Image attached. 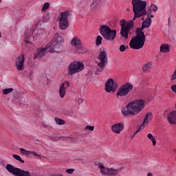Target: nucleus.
<instances>
[{"label":"nucleus","instance_id":"f257e3e1","mask_svg":"<svg viewBox=\"0 0 176 176\" xmlns=\"http://www.w3.org/2000/svg\"><path fill=\"white\" fill-rule=\"evenodd\" d=\"M146 1L132 0L134 13L133 19L129 21L125 19H122L120 21L121 25L120 35L124 39H129V34H130V31L134 28V21H135V19L142 17V16H145L146 14L149 17V15L152 13L151 7H148L146 11Z\"/></svg>","mask_w":176,"mask_h":176},{"label":"nucleus","instance_id":"f03ea898","mask_svg":"<svg viewBox=\"0 0 176 176\" xmlns=\"http://www.w3.org/2000/svg\"><path fill=\"white\" fill-rule=\"evenodd\" d=\"M145 102L146 101L144 99H137L131 102L126 104L125 107L121 109L122 115L124 118H127V116H135L138 115L144 108H145Z\"/></svg>","mask_w":176,"mask_h":176},{"label":"nucleus","instance_id":"7ed1b4c3","mask_svg":"<svg viewBox=\"0 0 176 176\" xmlns=\"http://www.w3.org/2000/svg\"><path fill=\"white\" fill-rule=\"evenodd\" d=\"M145 28H146V26L142 24L141 28H138L136 29V35L135 38H133L129 43L131 49L140 50V49H142V47H144L145 41H146L145 33L143 32Z\"/></svg>","mask_w":176,"mask_h":176},{"label":"nucleus","instance_id":"20e7f679","mask_svg":"<svg viewBox=\"0 0 176 176\" xmlns=\"http://www.w3.org/2000/svg\"><path fill=\"white\" fill-rule=\"evenodd\" d=\"M63 43H64V38L58 33L54 34L52 42L47 44L48 47L50 48V53H60Z\"/></svg>","mask_w":176,"mask_h":176},{"label":"nucleus","instance_id":"39448f33","mask_svg":"<svg viewBox=\"0 0 176 176\" xmlns=\"http://www.w3.org/2000/svg\"><path fill=\"white\" fill-rule=\"evenodd\" d=\"M60 16V17L57 18V21L59 22L58 28L60 31H64V30H67V28L69 27V20H68V17L71 16V13H69V10H66L61 12Z\"/></svg>","mask_w":176,"mask_h":176},{"label":"nucleus","instance_id":"423d86ee","mask_svg":"<svg viewBox=\"0 0 176 176\" xmlns=\"http://www.w3.org/2000/svg\"><path fill=\"white\" fill-rule=\"evenodd\" d=\"M7 171L14 176H38L36 174H32L27 170H24L20 168H16L14 166L8 164L6 167Z\"/></svg>","mask_w":176,"mask_h":176},{"label":"nucleus","instance_id":"0eeeda50","mask_svg":"<svg viewBox=\"0 0 176 176\" xmlns=\"http://www.w3.org/2000/svg\"><path fill=\"white\" fill-rule=\"evenodd\" d=\"M83 69H85V64L80 61H73L67 67L68 74L71 76L75 75V74H78Z\"/></svg>","mask_w":176,"mask_h":176},{"label":"nucleus","instance_id":"6e6552de","mask_svg":"<svg viewBox=\"0 0 176 176\" xmlns=\"http://www.w3.org/2000/svg\"><path fill=\"white\" fill-rule=\"evenodd\" d=\"M133 89H134L133 84H131V82H126L119 88L116 96L117 97H124L127 96L130 91H133Z\"/></svg>","mask_w":176,"mask_h":176},{"label":"nucleus","instance_id":"1a4fd4ad","mask_svg":"<svg viewBox=\"0 0 176 176\" xmlns=\"http://www.w3.org/2000/svg\"><path fill=\"white\" fill-rule=\"evenodd\" d=\"M72 46H74L75 49L77 50V53L78 54H85V53H87V50L83 47V45H82V41L80 39L78 38V37L74 36L71 41Z\"/></svg>","mask_w":176,"mask_h":176},{"label":"nucleus","instance_id":"9d476101","mask_svg":"<svg viewBox=\"0 0 176 176\" xmlns=\"http://www.w3.org/2000/svg\"><path fill=\"white\" fill-rule=\"evenodd\" d=\"M98 59L100 60L98 66L101 68H105L108 64V53H107V51H101L98 56Z\"/></svg>","mask_w":176,"mask_h":176},{"label":"nucleus","instance_id":"9b49d317","mask_svg":"<svg viewBox=\"0 0 176 176\" xmlns=\"http://www.w3.org/2000/svg\"><path fill=\"white\" fill-rule=\"evenodd\" d=\"M105 91L107 93H115L116 89H118V84L113 81V79L109 78L104 85Z\"/></svg>","mask_w":176,"mask_h":176},{"label":"nucleus","instance_id":"f8f14e48","mask_svg":"<svg viewBox=\"0 0 176 176\" xmlns=\"http://www.w3.org/2000/svg\"><path fill=\"white\" fill-rule=\"evenodd\" d=\"M24 61H25V58L24 55L21 54L15 60V67H16L17 71H23L24 69Z\"/></svg>","mask_w":176,"mask_h":176},{"label":"nucleus","instance_id":"ddd939ff","mask_svg":"<svg viewBox=\"0 0 176 176\" xmlns=\"http://www.w3.org/2000/svg\"><path fill=\"white\" fill-rule=\"evenodd\" d=\"M46 50L50 53V47H48V44L45 47H40L37 49V53L34 54V58H38V60L42 58V57L46 54Z\"/></svg>","mask_w":176,"mask_h":176},{"label":"nucleus","instance_id":"4468645a","mask_svg":"<svg viewBox=\"0 0 176 176\" xmlns=\"http://www.w3.org/2000/svg\"><path fill=\"white\" fill-rule=\"evenodd\" d=\"M123 129H124V124L123 122L114 124L111 126V131L116 134H120L123 131Z\"/></svg>","mask_w":176,"mask_h":176},{"label":"nucleus","instance_id":"2eb2a0df","mask_svg":"<svg viewBox=\"0 0 176 176\" xmlns=\"http://www.w3.org/2000/svg\"><path fill=\"white\" fill-rule=\"evenodd\" d=\"M68 87H69V82H65L60 85L59 88V94H60V98H64V97H65V94L67 93V89H68Z\"/></svg>","mask_w":176,"mask_h":176},{"label":"nucleus","instance_id":"dca6fc26","mask_svg":"<svg viewBox=\"0 0 176 176\" xmlns=\"http://www.w3.org/2000/svg\"><path fill=\"white\" fill-rule=\"evenodd\" d=\"M116 34H118V32L116 30H110L108 33L104 36V39L105 41H109L112 42V41H114L115 38H116Z\"/></svg>","mask_w":176,"mask_h":176},{"label":"nucleus","instance_id":"f3484780","mask_svg":"<svg viewBox=\"0 0 176 176\" xmlns=\"http://www.w3.org/2000/svg\"><path fill=\"white\" fill-rule=\"evenodd\" d=\"M94 166H97L98 168L100 169L101 174H102L104 176H108V169H109V168H106L104 166L102 163L97 161L94 162Z\"/></svg>","mask_w":176,"mask_h":176},{"label":"nucleus","instance_id":"a211bd4d","mask_svg":"<svg viewBox=\"0 0 176 176\" xmlns=\"http://www.w3.org/2000/svg\"><path fill=\"white\" fill-rule=\"evenodd\" d=\"M167 121L170 124H176V110L172 111L168 114Z\"/></svg>","mask_w":176,"mask_h":176},{"label":"nucleus","instance_id":"6ab92c4d","mask_svg":"<svg viewBox=\"0 0 176 176\" xmlns=\"http://www.w3.org/2000/svg\"><path fill=\"white\" fill-rule=\"evenodd\" d=\"M111 28H109V26H108L107 25H103L99 28V32L100 35H102V36L104 38L105 35L108 34Z\"/></svg>","mask_w":176,"mask_h":176},{"label":"nucleus","instance_id":"aec40b11","mask_svg":"<svg viewBox=\"0 0 176 176\" xmlns=\"http://www.w3.org/2000/svg\"><path fill=\"white\" fill-rule=\"evenodd\" d=\"M123 168H124L123 167H121L118 169L109 168V169H107V171H108L107 176H116L118 175V174H119V173H120L121 170H123Z\"/></svg>","mask_w":176,"mask_h":176},{"label":"nucleus","instance_id":"412c9836","mask_svg":"<svg viewBox=\"0 0 176 176\" xmlns=\"http://www.w3.org/2000/svg\"><path fill=\"white\" fill-rule=\"evenodd\" d=\"M151 119H152V112L147 113L145 115L144 119L143 122L141 124L140 127H143L142 129H144V127H145L146 123V124L149 123V122H151Z\"/></svg>","mask_w":176,"mask_h":176},{"label":"nucleus","instance_id":"4be33fe9","mask_svg":"<svg viewBox=\"0 0 176 176\" xmlns=\"http://www.w3.org/2000/svg\"><path fill=\"white\" fill-rule=\"evenodd\" d=\"M142 25H144L146 28H149L152 25V19L151 17L147 16L144 21L142 23Z\"/></svg>","mask_w":176,"mask_h":176},{"label":"nucleus","instance_id":"5701e85b","mask_svg":"<svg viewBox=\"0 0 176 176\" xmlns=\"http://www.w3.org/2000/svg\"><path fill=\"white\" fill-rule=\"evenodd\" d=\"M160 52L162 53H168L170 52V45L168 44H162L160 46Z\"/></svg>","mask_w":176,"mask_h":176},{"label":"nucleus","instance_id":"b1692460","mask_svg":"<svg viewBox=\"0 0 176 176\" xmlns=\"http://www.w3.org/2000/svg\"><path fill=\"white\" fill-rule=\"evenodd\" d=\"M151 67H152V62H148L143 65L142 69L143 72H148V71L151 69Z\"/></svg>","mask_w":176,"mask_h":176},{"label":"nucleus","instance_id":"393cba45","mask_svg":"<svg viewBox=\"0 0 176 176\" xmlns=\"http://www.w3.org/2000/svg\"><path fill=\"white\" fill-rule=\"evenodd\" d=\"M147 138L148 140H151L152 141L153 145V146H155V145H156L157 142L156 140L155 139V137H153V135H152V133H148L147 135Z\"/></svg>","mask_w":176,"mask_h":176},{"label":"nucleus","instance_id":"a878e982","mask_svg":"<svg viewBox=\"0 0 176 176\" xmlns=\"http://www.w3.org/2000/svg\"><path fill=\"white\" fill-rule=\"evenodd\" d=\"M30 38H31V34L28 30L25 32V41L26 43H30Z\"/></svg>","mask_w":176,"mask_h":176},{"label":"nucleus","instance_id":"bb28decb","mask_svg":"<svg viewBox=\"0 0 176 176\" xmlns=\"http://www.w3.org/2000/svg\"><path fill=\"white\" fill-rule=\"evenodd\" d=\"M50 20V14L47 13L43 16V23H47Z\"/></svg>","mask_w":176,"mask_h":176},{"label":"nucleus","instance_id":"cd10ccee","mask_svg":"<svg viewBox=\"0 0 176 176\" xmlns=\"http://www.w3.org/2000/svg\"><path fill=\"white\" fill-rule=\"evenodd\" d=\"M55 122H56V124H59V126H63V124H65V121L58 118H55Z\"/></svg>","mask_w":176,"mask_h":176},{"label":"nucleus","instance_id":"c85d7f7f","mask_svg":"<svg viewBox=\"0 0 176 176\" xmlns=\"http://www.w3.org/2000/svg\"><path fill=\"white\" fill-rule=\"evenodd\" d=\"M102 43V37L101 36H98L96 41V46H100Z\"/></svg>","mask_w":176,"mask_h":176},{"label":"nucleus","instance_id":"c756f323","mask_svg":"<svg viewBox=\"0 0 176 176\" xmlns=\"http://www.w3.org/2000/svg\"><path fill=\"white\" fill-rule=\"evenodd\" d=\"M13 90H14L13 88H6L3 90V94L6 96V95L9 94V93H12V91H13Z\"/></svg>","mask_w":176,"mask_h":176},{"label":"nucleus","instance_id":"7c9ffc66","mask_svg":"<svg viewBox=\"0 0 176 176\" xmlns=\"http://www.w3.org/2000/svg\"><path fill=\"white\" fill-rule=\"evenodd\" d=\"M50 6V3L49 2H46L43 4V8H42V12H46L47 10V8Z\"/></svg>","mask_w":176,"mask_h":176},{"label":"nucleus","instance_id":"2f4dec72","mask_svg":"<svg viewBox=\"0 0 176 176\" xmlns=\"http://www.w3.org/2000/svg\"><path fill=\"white\" fill-rule=\"evenodd\" d=\"M25 104V100L24 98H21L20 99V100L18 101V104L21 108H23V107H24Z\"/></svg>","mask_w":176,"mask_h":176},{"label":"nucleus","instance_id":"473e14b6","mask_svg":"<svg viewBox=\"0 0 176 176\" xmlns=\"http://www.w3.org/2000/svg\"><path fill=\"white\" fill-rule=\"evenodd\" d=\"M149 7H150V9L153 10V12H157V6L152 3Z\"/></svg>","mask_w":176,"mask_h":176},{"label":"nucleus","instance_id":"72a5a7b5","mask_svg":"<svg viewBox=\"0 0 176 176\" xmlns=\"http://www.w3.org/2000/svg\"><path fill=\"white\" fill-rule=\"evenodd\" d=\"M84 130L86 131V130H89V131H94V126L87 125L85 126Z\"/></svg>","mask_w":176,"mask_h":176},{"label":"nucleus","instance_id":"f704fd0d","mask_svg":"<svg viewBox=\"0 0 176 176\" xmlns=\"http://www.w3.org/2000/svg\"><path fill=\"white\" fill-rule=\"evenodd\" d=\"M104 67H99V68H98L96 70V72H95V74H96V75H101V72H102V69H103Z\"/></svg>","mask_w":176,"mask_h":176},{"label":"nucleus","instance_id":"c9c22d12","mask_svg":"<svg viewBox=\"0 0 176 176\" xmlns=\"http://www.w3.org/2000/svg\"><path fill=\"white\" fill-rule=\"evenodd\" d=\"M141 126H140V128L136 130V131L133 133V135H131V138H134V137H135V135L137 134H138V133H140L141 131Z\"/></svg>","mask_w":176,"mask_h":176},{"label":"nucleus","instance_id":"e433bc0d","mask_svg":"<svg viewBox=\"0 0 176 176\" xmlns=\"http://www.w3.org/2000/svg\"><path fill=\"white\" fill-rule=\"evenodd\" d=\"M20 151H21V153H22V155H25V153H29L30 151H27L24 148H19Z\"/></svg>","mask_w":176,"mask_h":176},{"label":"nucleus","instance_id":"4c0bfd02","mask_svg":"<svg viewBox=\"0 0 176 176\" xmlns=\"http://www.w3.org/2000/svg\"><path fill=\"white\" fill-rule=\"evenodd\" d=\"M120 52H124L126 50V45H121L119 47Z\"/></svg>","mask_w":176,"mask_h":176},{"label":"nucleus","instance_id":"58836bf2","mask_svg":"<svg viewBox=\"0 0 176 176\" xmlns=\"http://www.w3.org/2000/svg\"><path fill=\"white\" fill-rule=\"evenodd\" d=\"M74 171H75V169L74 168H68L66 170V173H67V174H74Z\"/></svg>","mask_w":176,"mask_h":176},{"label":"nucleus","instance_id":"ea45409f","mask_svg":"<svg viewBox=\"0 0 176 176\" xmlns=\"http://www.w3.org/2000/svg\"><path fill=\"white\" fill-rule=\"evenodd\" d=\"M12 157H14V159H15V160H17L18 162H19V160H20L21 158V157H20V155H16V154H14L12 155Z\"/></svg>","mask_w":176,"mask_h":176},{"label":"nucleus","instance_id":"a19ab883","mask_svg":"<svg viewBox=\"0 0 176 176\" xmlns=\"http://www.w3.org/2000/svg\"><path fill=\"white\" fill-rule=\"evenodd\" d=\"M170 90L176 94V85H173L170 87Z\"/></svg>","mask_w":176,"mask_h":176},{"label":"nucleus","instance_id":"79ce46f5","mask_svg":"<svg viewBox=\"0 0 176 176\" xmlns=\"http://www.w3.org/2000/svg\"><path fill=\"white\" fill-rule=\"evenodd\" d=\"M175 79H176V69H175V72H173L170 80H172V81H173V80H175Z\"/></svg>","mask_w":176,"mask_h":176},{"label":"nucleus","instance_id":"37998d69","mask_svg":"<svg viewBox=\"0 0 176 176\" xmlns=\"http://www.w3.org/2000/svg\"><path fill=\"white\" fill-rule=\"evenodd\" d=\"M30 155H34V156H38V157H41L40 155H38L34 151H29L28 153Z\"/></svg>","mask_w":176,"mask_h":176},{"label":"nucleus","instance_id":"c03bdc74","mask_svg":"<svg viewBox=\"0 0 176 176\" xmlns=\"http://www.w3.org/2000/svg\"><path fill=\"white\" fill-rule=\"evenodd\" d=\"M67 115H69V116H74V111H72V110H68V111H67Z\"/></svg>","mask_w":176,"mask_h":176},{"label":"nucleus","instance_id":"a18cd8bd","mask_svg":"<svg viewBox=\"0 0 176 176\" xmlns=\"http://www.w3.org/2000/svg\"><path fill=\"white\" fill-rule=\"evenodd\" d=\"M98 1L100 0H94L93 2L91 3V6H93L95 3L97 5L98 3Z\"/></svg>","mask_w":176,"mask_h":176},{"label":"nucleus","instance_id":"49530a36","mask_svg":"<svg viewBox=\"0 0 176 176\" xmlns=\"http://www.w3.org/2000/svg\"><path fill=\"white\" fill-rule=\"evenodd\" d=\"M34 75V72H30L29 73V76H30V80H32V76Z\"/></svg>","mask_w":176,"mask_h":176},{"label":"nucleus","instance_id":"de8ad7c7","mask_svg":"<svg viewBox=\"0 0 176 176\" xmlns=\"http://www.w3.org/2000/svg\"><path fill=\"white\" fill-rule=\"evenodd\" d=\"M18 162H19L21 163V164H24V163H25V162H24V160L23 159H21H21L19 160Z\"/></svg>","mask_w":176,"mask_h":176},{"label":"nucleus","instance_id":"09e8293b","mask_svg":"<svg viewBox=\"0 0 176 176\" xmlns=\"http://www.w3.org/2000/svg\"><path fill=\"white\" fill-rule=\"evenodd\" d=\"M52 176H64V175H63L62 174H54V175H52Z\"/></svg>","mask_w":176,"mask_h":176},{"label":"nucleus","instance_id":"8fccbe9b","mask_svg":"<svg viewBox=\"0 0 176 176\" xmlns=\"http://www.w3.org/2000/svg\"><path fill=\"white\" fill-rule=\"evenodd\" d=\"M146 176H153V174L151 172H148Z\"/></svg>","mask_w":176,"mask_h":176},{"label":"nucleus","instance_id":"3c124183","mask_svg":"<svg viewBox=\"0 0 176 176\" xmlns=\"http://www.w3.org/2000/svg\"><path fill=\"white\" fill-rule=\"evenodd\" d=\"M149 17H151V19H153V17H155V16L153 14H149Z\"/></svg>","mask_w":176,"mask_h":176},{"label":"nucleus","instance_id":"603ef678","mask_svg":"<svg viewBox=\"0 0 176 176\" xmlns=\"http://www.w3.org/2000/svg\"><path fill=\"white\" fill-rule=\"evenodd\" d=\"M79 104H81V102H83V99H80L78 100Z\"/></svg>","mask_w":176,"mask_h":176},{"label":"nucleus","instance_id":"864d4df0","mask_svg":"<svg viewBox=\"0 0 176 176\" xmlns=\"http://www.w3.org/2000/svg\"><path fill=\"white\" fill-rule=\"evenodd\" d=\"M125 47H126V49H128V47H129V45H126V46H125Z\"/></svg>","mask_w":176,"mask_h":176},{"label":"nucleus","instance_id":"5fc2aeb1","mask_svg":"<svg viewBox=\"0 0 176 176\" xmlns=\"http://www.w3.org/2000/svg\"><path fill=\"white\" fill-rule=\"evenodd\" d=\"M35 31H36L35 30H32V32H35Z\"/></svg>","mask_w":176,"mask_h":176},{"label":"nucleus","instance_id":"6e6d98bb","mask_svg":"<svg viewBox=\"0 0 176 176\" xmlns=\"http://www.w3.org/2000/svg\"><path fill=\"white\" fill-rule=\"evenodd\" d=\"M126 10L129 12L130 10V9L127 8Z\"/></svg>","mask_w":176,"mask_h":176},{"label":"nucleus","instance_id":"4d7b16f0","mask_svg":"<svg viewBox=\"0 0 176 176\" xmlns=\"http://www.w3.org/2000/svg\"><path fill=\"white\" fill-rule=\"evenodd\" d=\"M45 126V127H47V125H44Z\"/></svg>","mask_w":176,"mask_h":176},{"label":"nucleus","instance_id":"13d9d810","mask_svg":"<svg viewBox=\"0 0 176 176\" xmlns=\"http://www.w3.org/2000/svg\"><path fill=\"white\" fill-rule=\"evenodd\" d=\"M168 21H170V18H168Z\"/></svg>","mask_w":176,"mask_h":176},{"label":"nucleus","instance_id":"bf43d9fd","mask_svg":"<svg viewBox=\"0 0 176 176\" xmlns=\"http://www.w3.org/2000/svg\"><path fill=\"white\" fill-rule=\"evenodd\" d=\"M1 32H0V38H1Z\"/></svg>","mask_w":176,"mask_h":176},{"label":"nucleus","instance_id":"052dcab7","mask_svg":"<svg viewBox=\"0 0 176 176\" xmlns=\"http://www.w3.org/2000/svg\"><path fill=\"white\" fill-rule=\"evenodd\" d=\"M142 20H144V18H142Z\"/></svg>","mask_w":176,"mask_h":176},{"label":"nucleus","instance_id":"680f3d73","mask_svg":"<svg viewBox=\"0 0 176 176\" xmlns=\"http://www.w3.org/2000/svg\"><path fill=\"white\" fill-rule=\"evenodd\" d=\"M1 1H2V0H0V2H1Z\"/></svg>","mask_w":176,"mask_h":176}]
</instances>
